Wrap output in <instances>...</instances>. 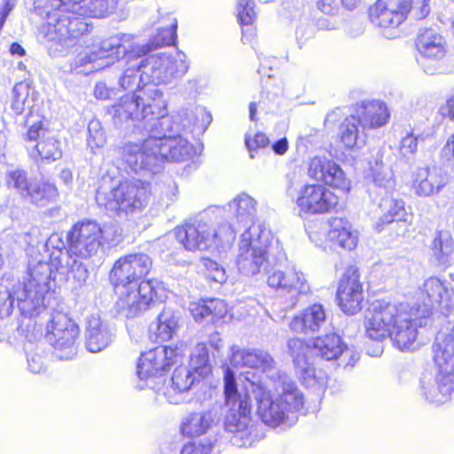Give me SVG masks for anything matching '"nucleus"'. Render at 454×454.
Listing matches in <instances>:
<instances>
[{
	"instance_id": "f257e3e1",
	"label": "nucleus",
	"mask_w": 454,
	"mask_h": 454,
	"mask_svg": "<svg viewBox=\"0 0 454 454\" xmlns=\"http://www.w3.org/2000/svg\"><path fill=\"white\" fill-rule=\"evenodd\" d=\"M420 294L422 307L408 302H372L364 322L366 337L379 342L390 339L401 351L415 350L419 347L418 328L422 325L421 320L430 315L431 309L438 307L443 313L454 309V291L437 278L426 279Z\"/></svg>"
},
{
	"instance_id": "f03ea898",
	"label": "nucleus",
	"mask_w": 454,
	"mask_h": 454,
	"mask_svg": "<svg viewBox=\"0 0 454 454\" xmlns=\"http://www.w3.org/2000/svg\"><path fill=\"white\" fill-rule=\"evenodd\" d=\"M46 247L49 250L51 248L50 263L38 262L29 265L25 285L17 292L20 312L25 317H34L46 306L51 281L55 279V276H52L53 268L65 279L67 277L72 278L78 287L85 285L89 278L87 266L70 252L69 246L66 249L59 234L51 235Z\"/></svg>"
},
{
	"instance_id": "7ed1b4c3",
	"label": "nucleus",
	"mask_w": 454,
	"mask_h": 454,
	"mask_svg": "<svg viewBox=\"0 0 454 454\" xmlns=\"http://www.w3.org/2000/svg\"><path fill=\"white\" fill-rule=\"evenodd\" d=\"M152 133L142 143L127 141L118 148L121 164L128 173L147 171L152 174L162 170L166 161L183 162L195 154V148L182 136H167L171 125Z\"/></svg>"
},
{
	"instance_id": "20e7f679",
	"label": "nucleus",
	"mask_w": 454,
	"mask_h": 454,
	"mask_svg": "<svg viewBox=\"0 0 454 454\" xmlns=\"http://www.w3.org/2000/svg\"><path fill=\"white\" fill-rule=\"evenodd\" d=\"M176 20L169 27L159 29L149 43L143 45H132L130 35H116L101 42L99 47L85 51L76 56L74 65L76 67H86L85 73H92L103 70L110 67L119 59L130 53L142 57L151 51L174 43L176 30Z\"/></svg>"
},
{
	"instance_id": "39448f33",
	"label": "nucleus",
	"mask_w": 454,
	"mask_h": 454,
	"mask_svg": "<svg viewBox=\"0 0 454 454\" xmlns=\"http://www.w3.org/2000/svg\"><path fill=\"white\" fill-rule=\"evenodd\" d=\"M111 114L115 125L142 121L149 133L165 130V126L168 128L171 124L163 92L155 85L147 84L132 95L123 96L112 106Z\"/></svg>"
},
{
	"instance_id": "423d86ee",
	"label": "nucleus",
	"mask_w": 454,
	"mask_h": 454,
	"mask_svg": "<svg viewBox=\"0 0 454 454\" xmlns=\"http://www.w3.org/2000/svg\"><path fill=\"white\" fill-rule=\"evenodd\" d=\"M224 396L228 411L225 417V429L234 434L231 442L238 447L250 446L255 438L251 420L250 392L241 394L235 380L234 373L227 370L224 375Z\"/></svg>"
},
{
	"instance_id": "0eeeda50",
	"label": "nucleus",
	"mask_w": 454,
	"mask_h": 454,
	"mask_svg": "<svg viewBox=\"0 0 454 454\" xmlns=\"http://www.w3.org/2000/svg\"><path fill=\"white\" fill-rule=\"evenodd\" d=\"M231 351L230 364L240 370V375L244 378V389L247 392L269 386L266 380L271 382L278 377V373H281L277 371V363L273 356L264 349L240 348L233 346Z\"/></svg>"
},
{
	"instance_id": "6e6552de",
	"label": "nucleus",
	"mask_w": 454,
	"mask_h": 454,
	"mask_svg": "<svg viewBox=\"0 0 454 454\" xmlns=\"http://www.w3.org/2000/svg\"><path fill=\"white\" fill-rule=\"evenodd\" d=\"M273 237L264 223H254L241 235L236 263L245 276L261 271L267 262V254Z\"/></svg>"
},
{
	"instance_id": "1a4fd4ad",
	"label": "nucleus",
	"mask_w": 454,
	"mask_h": 454,
	"mask_svg": "<svg viewBox=\"0 0 454 454\" xmlns=\"http://www.w3.org/2000/svg\"><path fill=\"white\" fill-rule=\"evenodd\" d=\"M149 195L147 186L138 181H124L106 191L102 186L97 191L96 201L106 210L118 215L141 210Z\"/></svg>"
},
{
	"instance_id": "9d476101",
	"label": "nucleus",
	"mask_w": 454,
	"mask_h": 454,
	"mask_svg": "<svg viewBox=\"0 0 454 454\" xmlns=\"http://www.w3.org/2000/svg\"><path fill=\"white\" fill-rule=\"evenodd\" d=\"M115 232L113 226L100 227L94 222L76 223L67 234L70 252L80 259H90L100 247L114 242Z\"/></svg>"
},
{
	"instance_id": "9b49d317",
	"label": "nucleus",
	"mask_w": 454,
	"mask_h": 454,
	"mask_svg": "<svg viewBox=\"0 0 454 454\" xmlns=\"http://www.w3.org/2000/svg\"><path fill=\"white\" fill-rule=\"evenodd\" d=\"M4 183L10 191L21 199L39 207L54 202L58 196V189L49 182L36 181L28 176L27 170L12 168L6 170Z\"/></svg>"
},
{
	"instance_id": "f8f14e48",
	"label": "nucleus",
	"mask_w": 454,
	"mask_h": 454,
	"mask_svg": "<svg viewBox=\"0 0 454 454\" xmlns=\"http://www.w3.org/2000/svg\"><path fill=\"white\" fill-rule=\"evenodd\" d=\"M160 283L148 279L136 284L114 285L119 294L116 309L120 315L132 318L139 316L150 308L157 296Z\"/></svg>"
},
{
	"instance_id": "ddd939ff",
	"label": "nucleus",
	"mask_w": 454,
	"mask_h": 454,
	"mask_svg": "<svg viewBox=\"0 0 454 454\" xmlns=\"http://www.w3.org/2000/svg\"><path fill=\"white\" fill-rule=\"evenodd\" d=\"M144 79L150 85L167 84L182 77L188 70L185 56L180 53L153 54L142 59Z\"/></svg>"
},
{
	"instance_id": "4468645a",
	"label": "nucleus",
	"mask_w": 454,
	"mask_h": 454,
	"mask_svg": "<svg viewBox=\"0 0 454 454\" xmlns=\"http://www.w3.org/2000/svg\"><path fill=\"white\" fill-rule=\"evenodd\" d=\"M78 336V325L66 314H54L47 325L46 339L60 360H69L75 356Z\"/></svg>"
},
{
	"instance_id": "2eb2a0df",
	"label": "nucleus",
	"mask_w": 454,
	"mask_h": 454,
	"mask_svg": "<svg viewBox=\"0 0 454 454\" xmlns=\"http://www.w3.org/2000/svg\"><path fill=\"white\" fill-rule=\"evenodd\" d=\"M180 353L177 348L160 346L141 355L137 373L139 380L137 387H154V380L161 372L168 370L176 363Z\"/></svg>"
},
{
	"instance_id": "dca6fc26",
	"label": "nucleus",
	"mask_w": 454,
	"mask_h": 454,
	"mask_svg": "<svg viewBox=\"0 0 454 454\" xmlns=\"http://www.w3.org/2000/svg\"><path fill=\"white\" fill-rule=\"evenodd\" d=\"M219 207H212L176 228V237L186 250H206L210 247L209 225L213 214L220 211Z\"/></svg>"
},
{
	"instance_id": "f3484780",
	"label": "nucleus",
	"mask_w": 454,
	"mask_h": 454,
	"mask_svg": "<svg viewBox=\"0 0 454 454\" xmlns=\"http://www.w3.org/2000/svg\"><path fill=\"white\" fill-rule=\"evenodd\" d=\"M88 30L87 24L78 17H71L59 10L48 14L47 24L43 27L44 37L49 42H55L68 47L73 39Z\"/></svg>"
},
{
	"instance_id": "a211bd4d",
	"label": "nucleus",
	"mask_w": 454,
	"mask_h": 454,
	"mask_svg": "<svg viewBox=\"0 0 454 454\" xmlns=\"http://www.w3.org/2000/svg\"><path fill=\"white\" fill-rule=\"evenodd\" d=\"M287 347L301 383L308 388H324L327 383V377L323 370L316 369L310 363L309 346L306 345L302 340L294 338L288 340Z\"/></svg>"
},
{
	"instance_id": "6ab92c4d",
	"label": "nucleus",
	"mask_w": 454,
	"mask_h": 454,
	"mask_svg": "<svg viewBox=\"0 0 454 454\" xmlns=\"http://www.w3.org/2000/svg\"><path fill=\"white\" fill-rule=\"evenodd\" d=\"M267 283L271 288L281 290L288 296L286 308L290 309L297 305L301 296L310 292L304 274L294 267L270 270Z\"/></svg>"
},
{
	"instance_id": "aec40b11",
	"label": "nucleus",
	"mask_w": 454,
	"mask_h": 454,
	"mask_svg": "<svg viewBox=\"0 0 454 454\" xmlns=\"http://www.w3.org/2000/svg\"><path fill=\"white\" fill-rule=\"evenodd\" d=\"M152 267L153 262L148 254H129L115 262L110 279L114 285L136 284L150 272Z\"/></svg>"
},
{
	"instance_id": "412c9836",
	"label": "nucleus",
	"mask_w": 454,
	"mask_h": 454,
	"mask_svg": "<svg viewBox=\"0 0 454 454\" xmlns=\"http://www.w3.org/2000/svg\"><path fill=\"white\" fill-rule=\"evenodd\" d=\"M296 205L305 214L321 215L336 209L339 198L322 184H306L298 192Z\"/></svg>"
},
{
	"instance_id": "4be33fe9",
	"label": "nucleus",
	"mask_w": 454,
	"mask_h": 454,
	"mask_svg": "<svg viewBox=\"0 0 454 454\" xmlns=\"http://www.w3.org/2000/svg\"><path fill=\"white\" fill-rule=\"evenodd\" d=\"M270 386L256 387L250 395L257 402V412L262 421L271 427L278 426L291 427L298 419V414L287 413L280 404L277 396L272 399L270 395Z\"/></svg>"
},
{
	"instance_id": "5701e85b",
	"label": "nucleus",
	"mask_w": 454,
	"mask_h": 454,
	"mask_svg": "<svg viewBox=\"0 0 454 454\" xmlns=\"http://www.w3.org/2000/svg\"><path fill=\"white\" fill-rule=\"evenodd\" d=\"M307 345L310 348L309 355L313 352L326 361L341 358L344 366H354L359 359V354L348 348L335 333L318 336L311 341V344Z\"/></svg>"
},
{
	"instance_id": "b1692460",
	"label": "nucleus",
	"mask_w": 454,
	"mask_h": 454,
	"mask_svg": "<svg viewBox=\"0 0 454 454\" xmlns=\"http://www.w3.org/2000/svg\"><path fill=\"white\" fill-rule=\"evenodd\" d=\"M410 10V0H377L370 17L378 27H395L406 19Z\"/></svg>"
},
{
	"instance_id": "393cba45",
	"label": "nucleus",
	"mask_w": 454,
	"mask_h": 454,
	"mask_svg": "<svg viewBox=\"0 0 454 454\" xmlns=\"http://www.w3.org/2000/svg\"><path fill=\"white\" fill-rule=\"evenodd\" d=\"M308 175L334 188L341 190L348 188V182L343 170L338 164L325 156H315L309 160Z\"/></svg>"
},
{
	"instance_id": "a878e982",
	"label": "nucleus",
	"mask_w": 454,
	"mask_h": 454,
	"mask_svg": "<svg viewBox=\"0 0 454 454\" xmlns=\"http://www.w3.org/2000/svg\"><path fill=\"white\" fill-rule=\"evenodd\" d=\"M337 298L339 306L346 314L353 315L362 309L363 288L358 275L355 271L343 276L340 279Z\"/></svg>"
},
{
	"instance_id": "bb28decb",
	"label": "nucleus",
	"mask_w": 454,
	"mask_h": 454,
	"mask_svg": "<svg viewBox=\"0 0 454 454\" xmlns=\"http://www.w3.org/2000/svg\"><path fill=\"white\" fill-rule=\"evenodd\" d=\"M197 377L187 366L175 369L170 384L157 391L167 402L178 404L186 401L184 395L191 389Z\"/></svg>"
},
{
	"instance_id": "cd10ccee",
	"label": "nucleus",
	"mask_w": 454,
	"mask_h": 454,
	"mask_svg": "<svg viewBox=\"0 0 454 454\" xmlns=\"http://www.w3.org/2000/svg\"><path fill=\"white\" fill-rule=\"evenodd\" d=\"M327 324L326 310L322 304L314 303L302 309L291 320L292 331L310 334L320 331Z\"/></svg>"
},
{
	"instance_id": "c85d7f7f",
	"label": "nucleus",
	"mask_w": 454,
	"mask_h": 454,
	"mask_svg": "<svg viewBox=\"0 0 454 454\" xmlns=\"http://www.w3.org/2000/svg\"><path fill=\"white\" fill-rule=\"evenodd\" d=\"M277 393V398L287 413L296 414L304 403V397L296 384L286 373H278L271 381Z\"/></svg>"
},
{
	"instance_id": "c756f323",
	"label": "nucleus",
	"mask_w": 454,
	"mask_h": 454,
	"mask_svg": "<svg viewBox=\"0 0 454 454\" xmlns=\"http://www.w3.org/2000/svg\"><path fill=\"white\" fill-rule=\"evenodd\" d=\"M448 183L446 173L440 167L419 168L413 176L412 186L419 196L438 193Z\"/></svg>"
},
{
	"instance_id": "7c9ffc66",
	"label": "nucleus",
	"mask_w": 454,
	"mask_h": 454,
	"mask_svg": "<svg viewBox=\"0 0 454 454\" xmlns=\"http://www.w3.org/2000/svg\"><path fill=\"white\" fill-rule=\"evenodd\" d=\"M434 361L438 369L454 370V325L448 323L438 332L433 344Z\"/></svg>"
},
{
	"instance_id": "2f4dec72",
	"label": "nucleus",
	"mask_w": 454,
	"mask_h": 454,
	"mask_svg": "<svg viewBox=\"0 0 454 454\" xmlns=\"http://www.w3.org/2000/svg\"><path fill=\"white\" fill-rule=\"evenodd\" d=\"M417 48L424 59H420V65L424 67L425 72L433 74L434 69L427 68V60H440L445 53V42L441 35L433 29H425L417 39Z\"/></svg>"
},
{
	"instance_id": "473e14b6",
	"label": "nucleus",
	"mask_w": 454,
	"mask_h": 454,
	"mask_svg": "<svg viewBox=\"0 0 454 454\" xmlns=\"http://www.w3.org/2000/svg\"><path fill=\"white\" fill-rule=\"evenodd\" d=\"M86 346L90 352H99L113 340L114 333L109 325L98 315H90L86 320Z\"/></svg>"
},
{
	"instance_id": "72a5a7b5",
	"label": "nucleus",
	"mask_w": 454,
	"mask_h": 454,
	"mask_svg": "<svg viewBox=\"0 0 454 454\" xmlns=\"http://www.w3.org/2000/svg\"><path fill=\"white\" fill-rule=\"evenodd\" d=\"M327 239L333 247L353 250L358 242V233L347 219L333 217L328 221Z\"/></svg>"
},
{
	"instance_id": "f704fd0d",
	"label": "nucleus",
	"mask_w": 454,
	"mask_h": 454,
	"mask_svg": "<svg viewBox=\"0 0 454 454\" xmlns=\"http://www.w3.org/2000/svg\"><path fill=\"white\" fill-rule=\"evenodd\" d=\"M355 115L359 119L363 129L383 127L390 118L387 105L380 100L363 102Z\"/></svg>"
},
{
	"instance_id": "c9c22d12",
	"label": "nucleus",
	"mask_w": 454,
	"mask_h": 454,
	"mask_svg": "<svg viewBox=\"0 0 454 454\" xmlns=\"http://www.w3.org/2000/svg\"><path fill=\"white\" fill-rule=\"evenodd\" d=\"M430 249L436 265L443 270L448 268L452 263L454 253V239L451 233L447 230L436 231Z\"/></svg>"
},
{
	"instance_id": "e433bc0d",
	"label": "nucleus",
	"mask_w": 454,
	"mask_h": 454,
	"mask_svg": "<svg viewBox=\"0 0 454 454\" xmlns=\"http://www.w3.org/2000/svg\"><path fill=\"white\" fill-rule=\"evenodd\" d=\"M125 56L128 57V61L118 79L119 86L124 90H133L136 88L141 89L146 86L148 83L143 77L142 59L130 53Z\"/></svg>"
},
{
	"instance_id": "4c0bfd02",
	"label": "nucleus",
	"mask_w": 454,
	"mask_h": 454,
	"mask_svg": "<svg viewBox=\"0 0 454 454\" xmlns=\"http://www.w3.org/2000/svg\"><path fill=\"white\" fill-rule=\"evenodd\" d=\"M367 135L360 126L359 119L352 114L340 126V138L348 149L361 148L365 145Z\"/></svg>"
},
{
	"instance_id": "58836bf2",
	"label": "nucleus",
	"mask_w": 454,
	"mask_h": 454,
	"mask_svg": "<svg viewBox=\"0 0 454 454\" xmlns=\"http://www.w3.org/2000/svg\"><path fill=\"white\" fill-rule=\"evenodd\" d=\"M379 206L381 209L382 215L376 223L378 231H380L385 225L393 222L407 221L408 214L404 207V202L402 200L385 195Z\"/></svg>"
},
{
	"instance_id": "ea45409f",
	"label": "nucleus",
	"mask_w": 454,
	"mask_h": 454,
	"mask_svg": "<svg viewBox=\"0 0 454 454\" xmlns=\"http://www.w3.org/2000/svg\"><path fill=\"white\" fill-rule=\"evenodd\" d=\"M228 207L231 211L238 223L244 225L251 223H262L255 222L257 214V201L247 193L237 195L229 204Z\"/></svg>"
},
{
	"instance_id": "a19ab883",
	"label": "nucleus",
	"mask_w": 454,
	"mask_h": 454,
	"mask_svg": "<svg viewBox=\"0 0 454 454\" xmlns=\"http://www.w3.org/2000/svg\"><path fill=\"white\" fill-rule=\"evenodd\" d=\"M190 311L197 322L209 319L212 322L223 318L227 312V305L221 299H210L190 305Z\"/></svg>"
},
{
	"instance_id": "79ce46f5",
	"label": "nucleus",
	"mask_w": 454,
	"mask_h": 454,
	"mask_svg": "<svg viewBox=\"0 0 454 454\" xmlns=\"http://www.w3.org/2000/svg\"><path fill=\"white\" fill-rule=\"evenodd\" d=\"M370 178L379 195H389L395 188V180L391 168L381 160H376L371 168Z\"/></svg>"
},
{
	"instance_id": "37998d69",
	"label": "nucleus",
	"mask_w": 454,
	"mask_h": 454,
	"mask_svg": "<svg viewBox=\"0 0 454 454\" xmlns=\"http://www.w3.org/2000/svg\"><path fill=\"white\" fill-rule=\"evenodd\" d=\"M419 394L427 403L439 405L448 401L446 395L437 384V380L431 373L421 375L419 383Z\"/></svg>"
},
{
	"instance_id": "c03bdc74",
	"label": "nucleus",
	"mask_w": 454,
	"mask_h": 454,
	"mask_svg": "<svg viewBox=\"0 0 454 454\" xmlns=\"http://www.w3.org/2000/svg\"><path fill=\"white\" fill-rule=\"evenodd\" d=\"M210 411L192 413L182 423V433L186 436H196L205 434L213 423Z\"/></svg>"
},
{
	"instance_id": "a18cd8bd",
	"label": "nucleus",
	"mask_w": 454,
	"mask_h": 454,
	"mask_svg": "<svg viewBox=\"0 0 454 454\" xmlns=\"http://www.w3.org/2000/svg\"><path fill=\"white\" fill-rule=\"evenodd\" d=\"M179 327V316L170 309H164L158 317L157 338L160 340H170Z\"/></svg>"
},
{
	"instance_id": "49530a36",
	"label": "nucleus",
	"mask_w": 454,
	"mask_h": 454,
	"mask_svg": "<svg viewBox=\"0 0 454 454\" xmlns=\"http://www.w3.org/2000/svg\"><path fill=\"white\" fill-rule=\"evenodd\" d=\"M189 369L199 377H206L210 372L211 367L208 359V350L205 344H198L191 355Z\"/></svg>"
},
{
	"instance_id": "de8ad7c7",
	"label": "nucleus",
	"mask_w": 454,
	"mask_h": 454,
	"mask_svg": "<svg viewBox=\"0 0 454 454\" xmlns=\"http://www.w3.org/2000/svg\"><path fill=\"white\" fill-rule=\"evenodd\" d=\"M38 155L46 160H57L61 158L62 151L60 143L53 134L49 133L43 139L40 140L36 146Z\"/></svg>"
},
{
	"instance_id": "09e8293b",
	"label": "nucleus",
	"mask_w": 454,
	"mask_h": 454,
	"mask_svg": "<svg viewBox=\"0 0 454 454\" xmlns=\"http://www.w3.org/2000/svg\"><path fill=\"white\" fill-rule=\"evenodd\" d=\"M210 247H224L231 246L236 238V231L228 223L219 225L216 229H212V223L209 225Z\"/></svg>"
},
{
	"instance_id": "8fccbe9b",
	"label": "nucleus",
	"mask_w": 454,
	"mask_h": 454,
	"mask_svg": "<svg viewBox=\"0 0 454 454\" xmlns=\"http://www.w3.org/2000/svg\"><path fill=\"white\" fill-rule=\"evenodd\" d=\"M118 0H85L84 16L104 17L111 13L117 6Z\"/></svg>"
},
{
	"instance_id": "3c124183",
	"label": "nucleus",
	"mask_w": 454,
	"mask_h": 454,
	"mask_svg": "<svg viewBox=\"0 0 454 454\" xmlns=\"http://www.w3.org/2000/svg\"><path fill=\"white\" fill-rule=\"evenodd\" d=\"M25 285V282L23 284H20L15 290L13 291V294H12L8 288L4 286L3 284H0V317H9L13 309L14 300H18L17 298V292L20 290ZM19 303V301H17ZM18 308L20 306L18 305ZM20 310V309H19Z\"/></svg>"
},
{
	"instance_id": "603ef678",
	"label": "nucleus",
	"mask_w": 454,
	"mask_h": 454,
	"mask_svg": "<svg viewBox=\"0 0 454 454\" xmlns=\"http://www.w3.org/2000/svg\"><path fill=\"white\" fill-rule=\"evenodd\" d=\"M29 90V86L26 82H18L14 85L12 89L13 98L11 107L15 114L20 115L23 114Z\"/></svg>"
},
{
	"instance_id": "864d4df0",
	"label": "nucleus",
	"mask_w": 454,
	"mask_h": 454,
	"mask_svg": "<svg viewBox=\"0 0 454 454\" xmlns=\"http://www.w3.org/2000/svg\"><path fill=\"white\" fill-rule=\"evenodd\" d=\"M88 145L93 151L104 146L106 137L98 120H92L88 124Z\"/></svg>"
},
{
	"instance_id": "5fc2aeb1",
	"label": "nucleus",
	"mask_w": 454,
	"mask_h": 454,
	"mask_svg": "<svg viewBox=\"0 0 454 454\" xmlns=\"http://www.w3.org/2000/svg\"><path fill=\"white\" fill-rule=\"evenodd\" d=\"M254 0H239L238 2V18L242 26L251 25L255 20Z\"/></svg>"
},
{
	"instance_id": "6e6d98bb",
	"label": "nucleus",
	"mask_w": 454,
	"mask_h": 454,
	"mask_svg": "<svg viewBox=\"0 0 454 454\" xmlns=\"http://www.w3.org/2000/svg\"><path fill=\"white\" fill-rule=\"evenodd\" d=\"M245 145L249 153L250 159H254L257 149L267 147L270 145V139L262 132L254 134L253 137L251 135L247 134L245 137Z\"/></svg>"
},
{
	"instance_id": "4d7b16f0",
	"label": "nucleus",
	"mask_w": 454,
	"mask_h": 454,
	"mask_svg": "<svg viewBox=\"0 0 454 454\" xmlns=\"http://www.w3.org/2000/svg\"><path fill=\"white\" fill-rule=\"evenodd\" d=\"M84 2L85 0H53L51 6L59 12L84 16Z\"/></svg>"
},
{
	"instance_id": "13d9d810",
	"label": "nucleus",
	"mask_w": 454,
	"mask_h": 454,
	"mask_svg": "<svg viewBox=\"0 0 454 454\" xmlns=\"http://www.w3.org/2000/svg\"><path fill=\"white\" fill-rule=\"evenodd\" d=\"M435 378L437 384L440 385L449 400L450 395L454 393V369H438V374Z\"/></svg>"
},
{
	"instance_id": "bf43d9fd",
	"label": "nucleus",
	"mask_w": 454,
	"mask_h": 454,
	"mask_svg": "<svg viewBox=\"0 0 454 454\" xmlns=\"http://www.w3.org/2000/svg\"><path fill=\"white\" fill-rule=\"evenodd\" d=\"M181 454H217L213 442L208 441H198L185 444Z\"/></svg>"
},
{
	"instance_id": "052dcab7",
	"label": "nucleus",
	"mask_w": 454,
	"mask_h": 454,
	"mask_svg": "<svg viewBox=\"0 0 454 454\" xmlns=\"http://www.w3.org/2000/svg\"><path fill=\"white\" fill-rule=\"evenodd\" d=\"M418 148V137L412 133H408L401 139L399 151L400 153L407 159L415 154Z\"/></svg>"
},
{
	"instance_id": "680f3d73",
	"label": "nucleus",
	"mask_w": 454,
	"mask_h": 454,
	"mask_svg": "<svg viewBox=\"0 0 454 454\" xmlns=\"http://www.w3.org/2000/svg\"><path fill=\"white\" fill-rule=\"evenodd\" d=\"M205 266L207 270V277L217 283H223L226 280L224 269L214 261H207Z\"/></svg>"
},
{
	"instance_id": "e2e57ef3",
	"label": "nucleus",
	"mask_w": 454,
	"mask_h": 454,
	"mask_svg": "<svg viewBox=\"0 0 454 454\" xmlns=\"http://www.w3.org/2000/svg\"><path fill=\"white\" fill-rule=\"evenodd\" d=\"M49 133L50 130L44 128L42 121H36L30 125L26 139L27 141H40L43 139Z\"/></svg>"
},
{
	"instance_id": "0e129e2a",
	"label": "nucleus",
	"mask_w": 454,
	"mask_h": 454,
	"mask_svg": "<svg viewBox=\"0 0 454 454\" xmlns=\"http://www.w3.org/2000/svg\"><path fill=\"white\" fill-rule=\"evenodd\" d=\"M441 157L443 160L454 164V134L448 137L441 151Z\"/></svg>"
},
{
	"instance_id": "69168bd1",
	"label": "nucleus",
	"mask_w": 454,
	"mask_h": 454,
	"mask_svg": "<svg viewBox=\"0 0 454 454\" xmlns=\"http://www.w3.org/2000/svg\"><path fill=\"white\" fill-rule=\"evenodd\" d=\"M259 59L260 66L258 67V73L262 75L272 77L273 74H271V71L273 69V65H277V59L275 58L269 59L267 57H259Z\"/></svg>"
},
{
	"instance_id": "338daca9",
	"label": "nucleus",
	"mask_w": 454,
	"mask_h": 454,
	"mask_svg": "<svg viewBox=\"0 0 454 454\" xmlns=\"http://www.w3.org/2000/svg\"><path fill=\"white\" fill-rule=\"evenodd\" d=\"M28 370L33 373H40L44 370L43 357L37 354L27 355Z\"/></svg>"
},
{
	"instance_id": "774afa93",
	"label": "nucleus",
	"mask_w": 454,
	"mask_h": 454,
	"mask_svg": "<svg viewBox=\"0 0 454 454\" xmlns=\"http://www.w3.org/2000/svg\"><path fill=\"white\" fill-rule=\"evenodd\" d=\"M113 90L105 82H98L94 89V95L98 99L106 100L110 98Z\"/></svg>"
}]
</instances>
